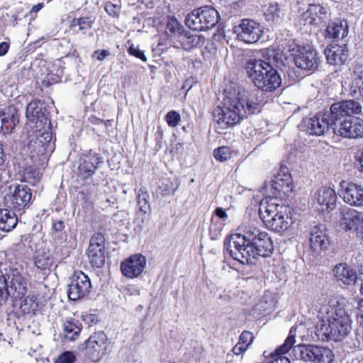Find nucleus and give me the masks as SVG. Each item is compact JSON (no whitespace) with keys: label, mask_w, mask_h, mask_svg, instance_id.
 <instances>
[{"label":"nucleus","mask_w":363,"mask_h":363,"mask_svg":"<svg viewBox=\"0 0 363 363\" xmlns=\"http://www.w3.org/2000/svg\"><path fill=\"white\" fill-rule=\"evenodd\" d=\"M316 335L322 341L341 342L352 330L350 306L342 297L325 300L318 310Z\"/></svg>","instance_id":"f257e3e1"},{"label":"nucleus","mask_w":363,"mask_h":363,"mask_svg":"<svg viewBox=\"0 0 363 363\" xmlns=\"http://www.w3.org/2000/svg\"><path fill=\"white\" fill-rule=\"evenodd\" d=\"M225 92L226 94L222 106L214 111V118L219 128L225 130L233 126L247 116L259 111L261 101L258 90H247L238 86Z\"/></svg>","instance_id":"f03ea898"},{"label":"nucleus","mask_w":363,"mask_h":363,"mask_svg":"<svg viewBox=\"0 0 363 363\" xmlns=\"http://www.w3.org/2000/svg\"><path fill=\"white\" fill-rule=\"evenodd\" d=\"M224 246L230 256L242 264H248L257 256L267 257L274 250L268 233L255 227L250 228L245 235L232 234Z\"/></svg>","instance_id":"7ed1b4c3"},{"label":"nucleus","mask_w":363,"mask_h":363,"mask_svg":"<svg viewBox=\"0 0 363 363\" xmlns=\"http://www.w3.org/2000/svg\"><path fill=\"white\" fill-rule=\"evenodd\" d=\"M296 328L292 327L284 343L274 352H264V357L271 359L267 363H274L279 361L283 363H291L292 361L298 359L304 362H322L323 363H331L333 362L334 354L329 348L313 345H294L296 343Z\"/></svg>","instance_id":"20e7f679"},{"label":"nucleus","mask_w":363,"mask_h":363,"mask_svg":"<svg viewBox=\"0 0 363 363\" xmlns=\"http://www.w3.org/2000/svg\"><path fill=\"white\" fill-rule=\"evenodd\" d=\"M265 60L252 58L247 60L245 69L247 77L254 85L264 92L273 91L281 84V78L278 71L272 66L271 57H274L275 51L267 49L262 51Z\"/></svg>","instance_id":"39448f33"},{"label":"nucleus","mask_w":363,"mask_h":363,"mask_svg":"<svg viewBox=\"0 0 363 363\" xmlns=\"http://www.w3.org/2000/svg\"><path fill=\"white\" fill-rule=\"evenodd\" d=\"M259 213L267 228L277 233L288 230L292 223L288 206L276 198H264L259 205Z\"/></svg>","instance_id":"423d86ee"},{"label":"nucleus","mask_w":363,"mask_h":363,"mask_svg":"<svg viewBox=\"0 0 363 363\" xmlns=\"http://www.w3.org/2000/svg\"><path fill=\"white\" fill-rule=\"evenodd\" d=\"M52 139V133L49 130L36 129L34 135L29 137L28 142L24 145V154L35 163L45 160L54 150Z\"/></svg>","instance_id":"0eeeda50"},{"label":"nucleus","mask_w":363,"mask_h":363,"mask_svg":"<svg viewBox=\"0 0 363 363\" xmlns=\"http://www.w3.org/2000/svg\"><path fill=\"white\" fill-rule=\"evenodd\" d=\"M219 18L218 12L213 7L203 6L192 11L187 15L185 23L194 30L205 31L213 28Z\"/></svg>","instance_id":"6e6552de"},{"label":"nucleus","mask_w":363,"mask_h":363,"mask_svg":"<svg viewBox=\"0 0 363 363\" xmlns=\"http://www.w3.org/2000/svg\"><path fill=\"white\" fill-rule=\"evenodd\" d=\"M291 51L294 64L297 67L308 71H314L318 68L320 57L313 47L296 45Z\"/></svg>","instance_id":"1a4fd4ad"},{"label":"nucleus","mask_w":363,"mask_h":363,"mask_svg":"<svg viewBox=\"0 0 363 363\" xmlns=\"http://www.w3.org/2000/svg\"><path fill=\"white\" fill-rule=\"evenodd\" d=\"M89 277L82 271L75 272L67 285V294L69 300L76 301L86 297L91 291Z\"/></svg>","instance_id":"9d476101"},{"label":"nucleus","mask_w":363,"mask_h":363,"mask_svg":"<svg viewBox=\"0 0 363 363\" xmlns=\"http://www.w3.org/2000/svg\"><path fill=\"white\" fill-rule=\"evenodd\" d=\"M233 33L237 38L247 44L257 43L262 36L263 28L260 23L245 18L233 27Z\"/></svg>","instance_id":"9b49d317"},{"label":"nucleus","mask_w":363,"mask_h":363,"mask_svg":"<svg viewBox=\"0 0 363 363\" xmlns=\"http://www.w3.org/2000/svg\"><path fill=\"white\" fill-rule=\"evenodd\" d=\"M292 190V178L287 168L281 167L274 179L265 185V198H276L283 193L288 194Z\"/></svg>","instance_id":"f8f14e48"},{"label":"nucleus","mask_w":363,"mask_h":363,"mask_svg":"<svg viewBox=\"0 0 363 363\" xmlns=\"http://www.w3.org/2000/svg\"><path fill=\"white\" fill-rule=\"evenodd\" d=\"M333 132L335 135L345 138H363V119L354 117L343 119L342 122H336Z\"/></svg>","instance_id":"ddd939ff"},{"label":"nucleus","mask_w":363,"mask_h":363,"mask_svg":"<svg viewBox=\"0 0 363 363\" xmlns=\"http://www.w3.org/2000/svg\"><path fill=\"white\" fill-rule=\"evenodd\" d=\"M26 114L28 120L35 124L36 129L50 130V121L45 102L31 101L27 105Z\"/></svg>","instance_id":"4468645a"},{"label":"nucleus","mask_w":363,"mask_h":363,"mask_svg":"<svg viewBox=\"0 0 363 363\" xmlns=\"http://www.w3.org/2000/svg\"><path fill=\"white\" fill-rule=\"evenodd\" d=\"M328 9L320 4L309 5L308 9L300 16L297 25L305 33L312 30L322 21V16H326Z\"/></svg>","instance_id":"2eb2a0df"},{"label":"nucleus","mask_w":363,"mask_h":363,"mask_svg":"<svg viewBox=\"0 0 363 363\" xmlns=\"http://www.w3.org/2000/svg\"><path fill=\"white\" fill-rule=\"evenodd\" d=\"M86 255L89 262L93 267L101 268L104 265L106 251L105 238L102 234L96 233L91 237Z\"/></svg>","instance_id":"dca6fc26"},{"label":"nucleus","mask_w":363,"mask_h":363,"mask_svg":"<svg viewBox=\"0 0 363 363\" xmlns=\"http://www.w3.org/2000/svg\"><path fill=\"white\" fill-rule=\"evenodd\" d=\"M31 199L30 189L25 184H18L13 191L4 196V202L9 208L21 211L30 203Z\"/></svg>","instance_id":"f3484780"},{"label":"nucleus","mask_w":363,"mask_h":363,"mask_svg":"<svg viewBox=\"0 0 363 363\" xmlns=\"http://www.w3.org/2000/svg\"><path fill=\"white\" fill-rule=\"evenodd\" d=\"M107 348V337L104 333H95L85 342V356L92 362H97L105 354Z\"/></svg>","instance_id":"a211bd4d"},{"label":"nucleus","mask_w":363,"mask_h":363,"mask_svg":"<svg viewBox=\"0 0 363 363\" xmlns=\"http://www.w3.org/2000/svg\"><path fill=\"white\" fill-rule=\"evenodd\" d=\"M340 225L346 230L355 231L357 236L363 240V213L345 207L340 211Z\"/></svg>","instance_id":"6ab92c4d"},{"label":"nucleus","mask_w":363,"mask_h":363,"mask_svg":"<svg viewBox=\"0 0 363 363\" xmlns=\"http://www.w3.org/2000/svg\"><path fill=\"white\" fill-rule=\"evenodd\" d=\"M339 194L343 201L353 206L363 207V186L353 182L342 181Z\"/></svg>","instance_id":"aec40b11"},{"label":"nucleus","mask_w":363,"mask_h":363,"mask_svg":"<svg viewBox=\"0 0 363 363\" xmlns=\"http://www.w3.org/2000/svg\"><path fill=\"white\" fill-rule=\"evenodd\" d=\"M146 265V257L141 254H135L121 262V270L124 277L133 279L144 272Z\"/></svg>","instance_id":"412c9836"},{"label":"nucleus","mask_w":363,"mask_h":363,"mask_svg":"<svg viewBox=\"0 0 363 363\" xmlns=\"http://www.w3.org/2000/svg\"><path fill=\"white\" fill-rule=\"evenodd\" d=\"M337 194L335 191L323 186L318 189L314 194L313 201L318 211H331L336 207Z\"/></svg>","instance_id":"4be33fe9"},{"label":"nucleus","mask_w":363,"mask_h":363,"mask_svg":"<svg viewBox=\"0 0 363 363\" xmlns=\"http://www.w3.org/2000/svg\"><path fill=\"white\" fill-rule=\"evenodd\" d=\"M10 279V292L15 298H23L28 290V279L23 274V268H11L7 274Z\"/></svg>","instance_id":"5701e85b"},{"label":"nucleus","mask_w":363,"mask_h":363,"mask_svg":"<svg viewBox=\"0 0 363 363\" xmlns=\"http://www.w3.org/2000/svg\"><path fill=\"white\" fill-rule=\"evenodd\" d=\"M310 248L315 254L328 249L330 245L328 236L323 225H315L309 232Z\"/></svg>","instance_id":"b1692460"},{"label":"nucleus","mask_w":363,"mask_h":363,"mask_svg":"<svg viewBox=\"0 0 363 363\" xmlns=\"http://www.w3.org/2000/svg\"><path fill=\"white\" fill-rule=\"evenodd\" d=\"M333 271L336 281L341 286L352 285L356 283L357 279H361L362 272L357 275L356 271L346 264H337Z\"/></svg>","instance_id":"393cba45"},{"label":"nucleus","mask_w":363,"mask_h":363,"mask_svg":"<svg viewBox=\"0 0 363 363\" xmlns=\"http://www.w3.org/2000/svg\"><path fill=\"white\" fill-rule=\"evenodd\" d=\"M1 128L4 133H10L19 123L18 109L14 105L5 107L0 111Z\"/></svg>","instance_id":"a878e982"},{"label":"nucleus","mask_w":363,"mask_h":363,"mask_svg":"<svg viewBox=\"0 0 363 363\" xmlns=\"http://www.w3.org/2000/svg\"><path fill=\"white\" fill-rule=\"evenodd\" d=\"M302 125L310 135H323L328 129L330 123H329L328 118L324 116H315L312 118H305Z\"/></svg>","instance_id":"bb28decb"},{"label":"nucleus","mask_w":363,"mask_h":363,"mask_svg":"<svg viewBox=\"0 0 363 363\" xmlns=\"http://www.w3.org/2000/svg\"><path fill=\"white\" fill-rule=\"evenodd\" d=\"M101 162H102V157L99 155L89 152L84 156L82 162L79 165V174L84 178L92 176Z\"/></svg>","instance_id":"cd10ccee"},{"label":"nucleus","mask_w":363,"mask_h":363,"mask_svg":"<svg viewBox=\"0 0 363 363\" xmlns=\"http://www.w3.org/2000/svg\"><path fill=\"white\" fill-rule=\"evenodd\" d=\"M178 42L186 50L201 48L206 41L205 37L201 34L192 33L189 31H184L177 36Z\"/></svg>","instance_id":"c85d7f7f"},{"label":"nucleus","mask_w":363,"mask_h":363,"mask_svg":"<svg viewBox=\"0 0 363 363\" xmlns=\"http://www.w3.org/2000/svg\"><path fill=\"white\" fill-rule=\"evenodd\" d=\"M348 34V25L346 21L338 20L330 23L325 33V38L333 41H338Z\"/></svg>","instance_id":"c756f323"},{"label":"nucleus","mask_w":363,"mask_h":363,"mask_svg":"<svg viewBox=\"0 0 363 363\" xmlns=\"http://www.w3.org/2000/svg\"><path fill=\"white\" fill-rule=\"evenodd\" d=\"M214 216H212V223L209 227L210 235L212 240H217L220 235L225 222L228 220V216L225 211L218 207L214 211Z\"/></svg>","instance_id":"7c9ffc66"},{"label":"nucleus","mask_w":363,"mask_h":363,"mask_svg":"<svg viewBox=\"0 0 363 363\" xmlns=\"http://www.w3.org/2000/svg\"><path fill=\"white\" fill-rule=\"evenodd\" d=\"M325 55L328 64L337 65L344 63L348 57V50L345 46L333 45L325 49Z\"/></svg>","instance_id":"2f4dec72"},{"label":"nucleus","mask_w":363,"mask_h":363,"mask_svg":"<svg viewBox=\"0 0 363 363\" xmlns=\"http://www.w3.org/2000/svg\"><path fill=\"white\" fill-rule=\"evenodd\" d=\"M18 223V219L13 212L8 209H0V230L9 232L13 230Z\"/></svg>","instance_id":"473e14b6"},{"label":"nucleus","mask_w":363,"mask_h":363,"mask_svg":"<svg viewBox=\"0 0 363 363\" xmlns=\"http://www.w3.org/2000/svg\"><path fill=\"white\" fill-rule=\"evenodd\" d=\"M63 333L65 338L73 341L81 332V324L78 320L69 319L63 323Z\"/></svg>","instance_id":"72a5a7b5"},{"label":"nucleus","mask_w":363,"mask_h":363,"mask_svg":"<svg viewBox=\"0 0 363 363\" xmlns=\"http://www.w3.org/2000/svg\"><path fill=\"white\" fill-rule=\"evenodd\" d=\"M264 15L267 21L278 22L282 18L284 13L277 3H271L264 9Z\"/></svg>","instance_id":"f704fd0d"},{"label":"nucleus","mask_w":363,"mask_h":363,"mask_svg":"<svg viewBox=\"0 0 363 363\" xmlns=\"http://www.w3.org/2000/svg\"><path fill=\"white\" fill-rule=\"evenodd\" d=\"M342 101L333 104L330 106L331 128L335 126L336 122H342L343 119H348Z\"/></svg>","instance_id":"c9c22d12"},{"label":"nucleus","mask_w":363,"mask_h":363,"mask_svg":"<svg viewBox=\"0 0 363 363\" xmlns=\"http://www.w3.org/2000/svg\"><path fill=\"white\" fill-rule=\"evenodd\" d=\"M150 196L145 187H141L138 193V205L140 211L144 213H147L150 209V206L149 203Z\"/></svg>","instance_id":"e433bc0d"},{"label":"nucleus","mask_w":363,"mask_h":363,"mask_svg":"<svg viewBox=\"0 0 363 363\" xmlns=\"http://www.w3.org/2000/svg\"><path fill=\"white\" fill-rule=\"evenodd\" d=\"M37 308L35 298L34 296H26L21 299L20 308L23 313L33 312Z\"/></svg>","instance_id":"4c0bfd02"},{"label":"nucleus","mask_w":363,"mask_h":363,"mask_svg":"<svg viewBox=\"0 0 363 363\" xmlns=\"http://www.w3.org/2000/svg\"><path fill=\"white\" fill-rule=\"evenodd\" d=\"M213 157L217 161L223 162L231 158L232 151L229 147L221 146L214 150Z\"/></svg>","instance_id":"58836bf2"},{"label":"nucleus","mask_w":363,"mask_h":363,"mask_svg":"<svg viewBox=\"0 0 363 363\" xmlns=\"http://www.w3.org/2000/svg\"><path fill=\"white\" fill-rule=\"evenodd\" d=\"M347 116L358 115L362 113V106L357 101L353 100L342 101Z\"/></svg>","instance_id":"ea45409f"},{"label":"nucleus","mask_w":363,"mask_h":363,"mask_svg":"<svg viewBox=\"0 0 363 363\" xmlns=\"http://www.w3.org/2000/svg\"><path fill=\"white\" fill-rule=\"evenodd\" d=\"M34 263L37 268L44 270L52 265V259L46 253H42L35 257Z\"/></svg>","instance_id":"a19ab883"},{"label":"nucleus","mask_w":363,"mask_h":363,"mask_svg":"<svg viewBox=\"0 0 363 363\" xmlns=\"http://www.w3.org/2000/svg\"><path fill=\"white\" fill-rule=\"evenodd\" d=\"M65 228L64 222L62 220H55L52 222V236L55 240L65 239V235L62 232Z\"/></svg>","instance_id":"79ce46f5"},{"label":"nucleus","mask_w":363,"mask_h":363,"mask_svg":"<svg viewBox=\"0 0 363 363\" xmlns=\"http://www.w3.org/2000/svg\"><path fill=\"white\" fill-rule=\"evenodd\" d=\"M162 196H167L174 193L177 187L169 178H164L159 185Z\"/></svg>","instance_id":"37998d69"},{"label":"nucleus","mask_w":363,"mask_h":363,"mask_svg":"<svg viewBox=\"0 0 363 363\" xmlns=\"http://www.w3.org/2000/svg\"><path fill=\"white\" fill-rule=\"evenodd\" d=\"M10 294L6 279L3 275H0V305L6 302Z\"/></svg>","instance_id":"c03bdc74"},{"label":"nucleus","mask_w":363,"mask_h":363,"mask_svg":"<svg viewBox=\"0 0 363 363\" xmlns=\"http://www.w3.org/2000/svg\"><path fill=\"white\" fill-rule=\"evenodd\" d=\"M165 118L169 126L172 128L177 126L181 121L179 113L175 111H169L167 113Z\"/></svg>","instance_id":"a18cd8bd"},{"label":"nucleus","mask_w":363,"mask_h":363,"mask_svg":"<svg viewBox=\"0 0 363 363\" xmlns=\"http://www.w3.org/2000/svg\"><path fill=\"white\" fill-rule=\"evenodd\" d=\"M352 88L354 94H359L363 97V74H358L352 81Z\"/></svg>","instance_id":"49530a36"},{"label":"nucleus","mask_w":363,"mask_h":363,"mask_svg":"<svg viewBox=\"0 0 363 363\" xmlns=\"http://www.w3.org/2000/svg\"><path fill=\"white\" fill-rule=\"evenodd\" d=\"M76 361L75 355L72 352H62L54 363H74Z\"/></svg>","instance_id":"de8ad7c7"},{"label":"nucleus","mask_w":363,"mask_h":363,"mask_svg":"<svg viewBox=\"0 0 363 363\" xmlns=\"http://www.w3.org/2000/svg\"><path fill=\"white\" fill-rule=\"evenodd\" d=\"M182 26L175 18H171L168 20L167 23L166 29L172 33H178V35L181 33L180 30L182 28Z\"/></svg>","instance_id":"09e8293b"},{"label":"nucleus","mask_w":363,"mask_h":363,"mask_svg":"<svg viewBox=\"0 0 363 363\" xmlns=\"http://www.w3.org/2000/svg\"><path fill=\"white\" fill-rule=\"evenodd\" d=\"M253 338L254 337L252 333L249 331H243L240 335L238 343L247 348L252 342Z\"/></svg>","instance_id":"8fccbe9b"},{"label":"nucleus","mask_w":363,"mask_h":363,"mask_svg":"<svg viewBox=\"0 0 363 363\" xmlns=\"http://www.w3.org/2000/svg\"><path fill=\"white\" fill-rule=\"evenodd\" d=\"M128 52L130 55L140 59L143 62L147 61V57L143 51L140 50L138 47H135L133 45L129 47Z\"/></svg>","instance_id":"3c124183"},{"label":"nucleus","mask_w":363,"mask_h":363,"mask_svg":"<svg viewBox=\"0 0 363 363\" xmlns=\"http://www.w3.org/2000/svg\"><path fill=\"white\" fill-rule=\"evenodd\" d=\"M78 30L86 31L91 28V21L88 17L79 18Z\"/></svg>","instance_id":"603ef678"},{"label":"nucleus","mask_w":363,"mask_h":363,"mask_svg":"<svg viewBox=\"0 0 363 363\" xmlns=\"http://www.w3.org/2000/svg\"><path fill=\"white\" fill-rule=\"evenodd\" d=\"M82 317L83 320L89 326L96 324L98 321L96 316L91 313H84Z\"/></svg>","instance_id":"864d4df0"},{"label":"nucleus","mask_w":363,"mask_h":363,"mask_svg":"<svg viewBox=\"0 0 363 363\" xmlns=\"http://www.w3.org/2000/svg\"><path fill=\"white\" fill-rule=\"evenodd\" d=\"M109 55L110 52L107 50H96L94 52L93 57H96L98 60H103Z\"/></svg>","instance_id":"5fc2aeb1"},{"label":"nucleus","mask_w":363,"mask_h":363,"mask_svg":"<svg viewBox=\"0 0 363 363\" xmlns=\"http://www.w3.org/2000/svg\"><path fill=\"white\" fill-rule=\"evenodd\" d=\"M247 348H246L245 346L242 345L240 343H237L236 345L233 349V352L234 354L239 356L240 354H242L244 352L247 350Z\"/></svg>","instance_id":"6e6d98bb"},{"label":"nucleus","mask_w":363,"mask_h":363,"mask_svg":"<svg viewBox=\"0 0 363 363\" xmlns=\"http://www.w3.org/2000/svg\"><path fill=\"white\" fill-rule=\"evenodd\" d=\"M357 319L358 323L360 324L363 323V299L359 303Z\"/></svg>","instance_id":"4d7b16f0"},{"label":"nucleus","mask_w":363,"mask_h":363,"mask_svg":"<svg viewBox=\"0 0 363 363\" xmlns=\"http://www.w3.org/2000/svg\"><path fill=\"white\" fill-rule=\"evenodd\" d=\"M89 121L91 123L94 125H100L103 128H104V125L106 126V124L104 123V121L99 118H96V116H91L89 118Z\"/></svg>","instance_id":"13d9d810"},{"label":"nucleus","mask_w":363,"mask_h":363,"mask_svg":"<svg viewBox=\"0 0 363 363\" xmlns=\"http://www.w3.org/2000/svg\"><path fill=\"white\" fill-rule=\"evenodd\" d=\"M9 48V44L6 42H2L0 43V56L5 55Z\"/></svg>","instance_id":"bf43d9fd"},{"label":"nucleus","mask_w":363,"mask_h":363,"mask_svg":"<svg viewBox=\"0 0 363 363\" xmlns=\"http://www.w3.org/2000/svg\"><path fill=\"white\" fill-rule=\"evenodd\" d=\"M47 81L48 84L57 83L59 81V77L57 76L48 74L47 76Z\"/></svg>","instance_id":"052dcab7"},{"label":"nucleus","mask_w":363,"mask_h":363,"mask_svg":"<svg viewBox=\"0 0 363 363\" xmlns=\"http://www.w3.org/2000/svg\"><path fill=\"white\" fill-rule=\"evenodd\" d=\"M358 161L359 162V169L363 172V147L360 150V155L358 156Z\"/></svg>","instance_id":"680f3d73"},{"label":"nucleus","mask_w":363,"mask_h":363,"mask_svg":"<svg viewBox=\"0 0 363 363\" xmlns=\"http://www.w3.org/2000/svg\"><path fill=\"white\" fill-rule=\"evenodd\" d=\"M78 21H79V18L72 19V21L70 23V28H74L76 27H78L79 26Z\"/></svg>","instance_id":"e2e57ef3"},{"label":"nucleus","mask_w":363,"mask_h":363,"mask_svg":"<svg viewBox=\"0 0 363 363\" xmlns=\"http://www.w3.org/2000/svg\"><path fill=\"white\" fill-rule=\"evenodd\" d=\"M362 272L361 274V279H357V281H360V288L359 291L362 295H363V269H362Z\"/></svg>","instance_id":"0e129e2a"},{"label":"nucleus","mask_w":363,"mask_h":363,"mask_svg":"<svg viewBox=\"0 0 363 363\" xmlns=\"http://www.w3.org/2000/svg\"><path fill=\"white\" fill-rule=\"evenodd\" d=\"M113 7H114V6H113V5H112V4H107V5L106 6V11H107L110 15H113V14L111 13V11H110V9H113Z\"/></svg>","instance_id":"69168bd1"},{"label":"nucleus","mask_w":363,"mask_h":363,"mask_svg":"<svg viewBox=\"0 0 363 363\" xmlns=\"http://www.w3.org/2000/svg\"><path fill=\"white\" fill-rule=\"evenodd\" d=\"M86 203V205L88 206H91V202H89V201H87V202H85Z\"/></svg>","instance_id":"338daca9"},{"label":"nucleus","mask_w":363,"mask_h":363,"mask_svg":"<svg viewBox=\"0 0 363 363\" xmlns=\"http://www.w3.org/2000/svg\"><path fill=\"white\" fill-rule=\"evenodd\" d=\"M80 194H81V195H82L83 197L85 196L84 193H83V192H81Z\"/></svg>","instance_id":"774afa93"}]
</instances>
